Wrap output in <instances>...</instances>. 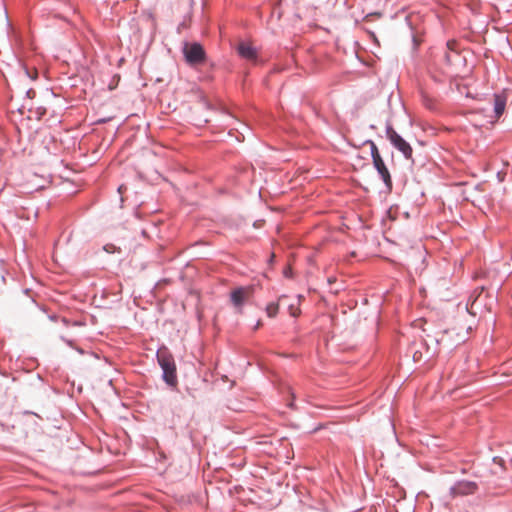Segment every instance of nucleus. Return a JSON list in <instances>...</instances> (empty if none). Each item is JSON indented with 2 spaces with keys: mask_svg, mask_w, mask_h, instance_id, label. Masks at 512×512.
<instances>
[{
  "mask_svg": "<svg viewBox=\"0 0 512 512\" xmlns=\"http://www.w3.org/2000/svg\"><path fill=\"white\" fill-rule=\"evenodd\" d=\"M253 294L252 286H241L233 289L230 293V301L238 313L243 312L244 304Z\"/></svg>",
  "mask_w": 512,
  "mask_h": 512,
  "instance_id": "4",
  "label": "nucleus"
},
{
  "mask_svg": "<svg viewBox=\"0 0 512 512\" xmlns=\"http://www.w3.org/2000/svg\"><path fill=\"white\" fill-rule=\"evenodd\" d=\"M453 45H454V42H447V48L450 49V50H453Z\"/></svg>",
  "mask_w": 512,
  "mask_h": 512,
  "instance_id": "15",
  "label": "nucleus"
},
{
  "mask_svg": "<svg viewBox=\"0 0 512 512\" xmlns=\"http://www.w3.org/2000/svg\"><path fill=\"white\" fill-rule=\"evenodd\" d=\"M26 74H27L29 77L34 78V76H31V75L29 74V71H27V70H26Z\"/></svg>",
  "mask_w": 512,
  "mask_h": 512,
  "instance_id": "21",
  "label": "nucleus"
},
{
  "mask_svg": "<svg viewBox=\"0 0 512 512\" xmlns=\"http://www.w3.org/2000/svg\"><path fill=\"white\" fill-rule=\"evenodd\" d=\"M51 320H56V316H51Z\"/></svg>",
  "mask_w": 512,
  "mask_h": 512,
  "instance_id": "22",
  "label": "nucleus"
},
{
  "mask_svg": "<svg viewBox=\"0 0 512 512\" xmlns=\"http://www.w3.org/2000/svg\"><path fill=\"white\" fill-rule=\"evenodd\" d=\"M182 52L186 63L190 66H198L206 61V52L200 43L185 42Z\"/></svg>",
  "mask_w": 512,
  "mask_h": 512,
  "instance_id": "2",
  "label": "nucleus"
},
{
  "mask_svg": "<svg viewBox=\"0 0 512 512\" xmlns=\"http://www.w3.org/2000/svg\"><path fill=\"white\" fill-rule=\"evenodd\" d=\"M239 56L245 60L256 62L258 58V51L248 42H240L236 48Z\"/></svg>",
  "mask_w": 512,
  "mask_h": 512,
  "instance_id": "7",
  "label": "nucleus"
},
{
  "mask_svg": "<svg viewBox=\"0 0 512 512\" xmlns=\"http://www.w3.org/2000/svg\"><path fill=\"white\" fill-rule=\"evenodd\" d=\"M413 358L416 360V358H418V355H416V353L413 355Z\"/></svg>",
  "mask_w": 512,
  "mask_h": 512,
  "instance_id": "24",
  "label": "nucleus"
},
{
  "mask_svg": "<svg viewBox=\"0 0 512 512\" xmlns=\"http://www.w3.org/2000/svg\"><path fill=\"white\" fill-rule=\"evenodd\" d=\"M386 137L392 146L401 152L406 159L412 158L413 149L411 145L394 130L390 123L386 124Z\"/></svg>",
  "mask_w": 512,
  "mask_h": 512,
  "instance_id": "3",
  "label": "nucleus"
},
{
  "mask_svg": "<svg viewBox=\"0 0 512 512\" xmlns=\"http://www.w3.org/2000/svg\"><path fill=\"white\" fill-rule=\"evenodd\" d=\"M511 462H512V459H511Z\"/></svg>",
  "mask_w": 512,
  "mask_h": 512,
  "instance_id": "25",
  "label": "nucleus"
},
{
  "mask_svg": "<svg viewBox=\"0 0 512 512\" xmlns=\"http://www.w3.org/2000/svg\"><path fill=\"white\" fill-rule=\"evenodd\" d=\"M66 343H67L69 346H72V341H70V340H66Z\"/></svg>",
  "mask_w": 512,
  "mask_h": 512,
  "instance_id": "20",
  "label": "nucleus"
},
{
  "mask_svg": "<svg viewBox=\"0 0 512 512\" xmlns=\"http://www.w3.org/2000/svg\"><path fill=\"white\" fill-rule=\"evenodd\" d=\"M123 185L119 186L118 191L122 193Z\"/></svg>",
  "mask_w": 512,
  "mask_h": 512,
  "instance_id": "19",
  "label": "nucleus"
},
{
  "mask_svg": "<svg viewBox=\"0 0 512 512\" xmlns=\"http://www.w3.org/2000/svg\"><path fill=\"white\" fill-rule=\"evenodd\" d=\"M373 166L377 170V172H378L380 178L382 179V181L384 182L386 188L388 190H391L392 189V178H391L388 168L385 165L383 158L377 159V161H374Z\"/></svg>",
  "mask_w": 512,
  "mask_h": 512,
  "instance_id": "8",
  "label": "nucleus"
},
{
  "mask_svg": "<svg viewBox=\"0 0 512 512\" xmlns=\"http://www.w3.org/2000/svg\"><path fill=\"white\" fill-rule=\"evenodd\" d=\"M365 144H368L370 146V152H371V157H372L373 162L377 161V159H382V157L379 153L378 147L372 140H366Z\"/></svg>",
  "mask_w": 512,
  "mask_h": 512,
  "instance_id": "12",
  "label": "nucleus"
},
{
  "mask_svg": "<svg viewBox=\"0 0 512 512\" xmlns=\"http://www.w3.org/2000/svg\"><path fill=\"white\" fill-rule=\"evenodd\" d=\"M110 246H111V245H106V246L104 247V249H105L107 252H111V250H110Z\"/></svg>",
  "mask_w": 512,
  "mask_h": 512,
  "instance_id": "18",
  "label": "nucleus"
},
{
  "mask_svg": "<svg viewBox=\"0 0 512 512\" xmlns=\"http://www.w3.org/2000/svg\"><path fill=\"white\" fill-rule=\"evenodd\" d=\"M303 296L297 295L296 297H288L286 295H282L279 297V302L282 304H286L288 308V312L292 317H298L301 314L300 304Z\"/></svg>",
  "mask_w": 512,
  "mask_h": 512,
  "instance_id": "6",
  "label": "nucleus"
},
{
  "mask_svg": "<svg viewBox=\"0 0 512 512\" xmlns=\"http://www.w3.org/2000/svg\"><path fill=\"white\" fill-rule=\"evenodd\" d=\"M421 101H422V104L429 110L431 111H434L437 109V103H436V100L434 98H432L431 96H429L428 94L426 93H422L421 94Z\"/></svg>",
  "mask_w": 512,
  "mask_h": 512,
  "instance_id": "10",
  "label": "nucleus"
},
{
  "mask_svg": "<svg viewBox=\"0 0 512 512\" xmlns=\"http://www.w3.org/2000/svg\"><path fill=\"white\" fill-rule=\"evenodd\" d=\"M62 323L65 325V326H68L69 325V320L66 319V318H62L61 319Z\"/></svg>",
  "mask_w": 512,
  "mask_h": 512,
  "instance_id": "16",
  "label": "nucleus"
},
{
  "mask_svg": "<svg viewBox=\"0 0 512 512\" xmlns=\"http://www.w3.org/2000/svg\"><path fill=\"white\" fill-rule=\"evenodd\" d=\"M156 356L163 372V380L169 386H176L178 381L174 357L166 348L159 349Z\"/></svg>",
  "mask_w": 512,
  "mask_h": 512,
  "instance_id": "1",
  "label": "nucleus"
},
{
  "mask_svg": "<svg viewBox=\"0 0 512 512\" xmlns=\"http://www.w3.org/2000/svg\"><path fill=\"white\" fill-rule=\"evenodd\" d=\"M262 325L261 321H257L256 325L254 326V329H258Z\"/></svg>",
  "mask_w": 512,
  "mask_h": 512,
  "instance_id": "17",
  "label": "nucleus"
},
{
  "mask_svg": "<svg viewBox=\"0 0 512 512\" xmlns=\"http://www.w3.org/2000/svg\"><path fill=\"white\" fill-rule=\"evenodd\" d=\"M365 144H368L370 146V152H371V157H372L373 162L377 161V159H382V157L379 153L378 147L372 140H366Z\"/></svg>",
  "mask_w": 512,
  "mask_h": 512,
  "instance_id": "11",
  "label": "nucleus"
},
{
  "mask_svg": "<svg viewBox=\"0 0 512 512\" xmlns=\"http://www.w3.org/2000/svg\"><path fill=\"white\" fill-rule=\"evenodd\" d=\"M279 311V303L271 302L266 306V314L270 318L276 317Z\"/></svg>",
  "mask_w": 512,
  "mask_h": 512,
  "instance_id": "13",
  "label": "nucleus"
},
{
  "mask_svg": "<svg viewBox=\"0 0 512 512\" xmlns=\"http://www.w3.org/2000/svg\"><path fill=\"white\" fill-rule=\"evenodd\" d=\"M507 98L502 94H494V113L496 118H500L505 111Z\"/></svg>",
  "mask_w": 512,
  "mask_h": 512,
  "instance_id": "9",
  "label": "nucleus"
},
{
  "mask_svg": "<svg viewBox=\"0 0 512 512\" xmlns=\"http://www.w3.org/2000/svg\"><path fill=\"white\" fill-rule=\"evenodd\" d=\"M478 484L474 481L459 480L449 489L451 498L473 495L478 491Z\"/></svg>",
  "mask_w": 512,
  "mask_h": 512,
  "instance_id": "5",
  "label": "nucleus"
},
{
  "mask_svg": "<svg viewBox=\"0 0 512 512\" xmlns=\"http://www.w3.org/2000/svg\"><path fill=\"white\" fill-rule=\"evenodd\" d=\"M444 59L447 63L451 62L450 54L447 51H445Z\"/></svg>",
  "mask_w": 512,
  "mask_h": 512,
  "instance_id": "14",
  "label": "nucleus"
},
{
  "mask_svg": "<svg viewBox=\"0 0 512 512\" xmlns=\"http://www.w3.org/2000/svg\"><path fill=\"white\" fill-rule=\"evenodd\" d=\"M413 358L416 360V358H418V355H416V353L413 355Z\"/></svg>",
  "mask_w": 512,
  "mask_h": 512,
  "instance_id": "23",
  "label": "nucleus"
}]
</instances>
